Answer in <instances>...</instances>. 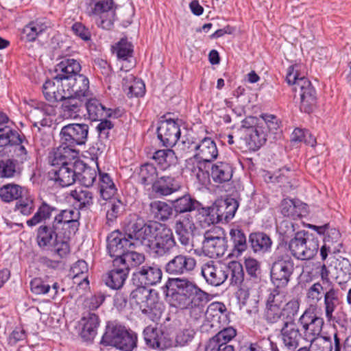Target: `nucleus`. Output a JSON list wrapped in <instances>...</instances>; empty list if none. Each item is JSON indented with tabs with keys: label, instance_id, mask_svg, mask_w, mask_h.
<instances>
[{
	"label": "nucleus",
	"instance_id": "19",
	"mask_svg": "<svg viewBox=\"0 0 351 351\" xmlns=\"http://www.w3.org/2000/svg\"><path fill=\"white\" fill-rule=\"evenodd\" d=\"M196 259L190 255L178 254L169 260L165 266V271L172 276L190 274L196 267Z\"/></svg>",
	"mask_w": 351,
	"mask_h": 351
},
{
	"label": "nucleus",
	"instance_id": "37",
	"mask_svg": "<svg viewBox=\"0 0 351 351\" xmlns=\"http://www.w3.org/2000/svg\"><path fill=\"white\" fill-rule=\"evenodd\" d=\"M180 188L177 180L171 176H161L158 178L152 185V190L160 195H169Z\"/></svg>",
	"mask_w": 351,
	"mask_h": 351
},
{
	"label": "nucleus",
	"instance_id": "17",
	"mask_svg": "<svg viewBox=\"0 0 351 351\" xmlns=\"http://www.w3.org/2000/svg\"><path fill=\"white\" fill-rule=\"evenodd\" d=\"M226 269V263L209 261L202 265L201 274L207 284L218 287L227 280Z\"/></svg>",
	"mask_w": 351,
	"mask_h": 351
},
{
	"label": "nucleus",
	"instance_id": "9",
	"mask_svg": "<svg viewBox=\"0 0 351 351\" xmlns=\"http://www.w3.org/2000/svg\"><path fill=\"white\" fill-rule=\"evenodd\" d=\"M113 0H86V13L96 16V24L104 29H110L114 24Z\"/></svg>",
	"mask_w": 351,
	"mask_h": 351
},
{
	"label": "nucleus",
	"instance_id": "58",
	"mask_svg": "<svg viewBox=\"0 0 351 351\" xmlns=\"http://www.w3.org/2000/svg\"><path fill=\"white\" fill-rule=\"evenodd\" d=\"M117 58L119 60H127L131 58L133 53L132 45L126 38H122L114 47Z\"/></svg>",
	"mask_w": 351,
	"mask_h": 351
},
{
	"label": "nucleus",
	"instance_id": "45",
	"mask_svg": "<svg viewBox=\"0 0 351 351\" xmlns=\"http://www.w3.org/2000/svg\"><path fill=\"white\" fill-rule=\"evenodd\" d=\"M335 269V279L339 285L346 283L351 279V263L346 258L336 259Z\"/></svg>",
	"mask_w": 351,
	"mask_h": 351
},
{
	"label": "nucleus",
	"instance_id": "29",
	"mask_svg": "<svg viewBox=\"0 0 351 351\" xmlns=\"http://www.w3.org/2000/svg\"><path fill=\"white\" fill-rule=\"evenodd\" d=\"M195 158L204 162H211L218 156V149L214 140L209 137L204 138L195 145Z\"/></svg>",
	"mask_w": 351,
	"mask_h": 351
},
{
	"label": "nucleus",
	"instance_id": "1",
	"mask_svg": "<svg viewBox=\"0 0 351 351\" xmlns=\"http://www.w3.org/2000/svg\"><path fill=\"white\" fill-rule=\"evenodd\" d=\"M177 282L178 291L172 296L173 306L187 310L194 320L199 319L204 313L207 316H218L226 311V308L223 303L213 302L205 312L206 304L209 301L208 294L186 279H179Z\"/></svg>",
	"mask_w": 351,
	"mask_h": 351
},
{
	"label": "nucleus",
	"instance_id": "47",
	"mask_svg": "<svg viewBox=\"0 0 351 351\" xmlns=\"http://www.w3.org/2000/svg\"><path fill=\"white\" fill-rule=\"evenodd\" d=\"M227 278L230 276V284L232 286H242L244 280V271L242 265L237 261L226 264Z\"/></svg>",
	"mask_w": 351,
	"mask_h": 351
},
{
	"label": "nucleus",
	"instance_id": "52",
	"mask_svg": "<svg viewBox=\"0 0 351 351\" xmlns=\"http://www.w3.org/2000/svg\"><path fill=\"white\" fill-rule=\"evenodd\" d=\"M280 212L287 217L297 219L302 217L300 205L291 199H284L280 203Z\"/></svg>",
	"mask_w": 351,
	"mask_h": 351
},
{
	"label": "nucleus",
	"instance_id": "50",
	"mask_svg": "<svg viewBox=\"0 0 351 351\" xmlns=\"http://www.w3.org/2000/svg\"><path fill=\"white\" fill-rule=\"evenodd\" d=\"M339 302L337 292L333 287L328 288L324 293L325 314L328 321L333 319V312Z\"/></svg>",
	"mask_w": 351,
	"mask_h": 351
},
{
	"label": "nucleus",
	"instance_id": "51",
	"mask_svg": "<svg viewBox=\"0 0 351 351\" xmlns=\"http://www.w3.org/2000/svg\"><path fill=\"white\" fill-rule=\"evenodd\" d=\"M153 159L162 169H166L177 162V157L171 149H160L154 152Z\"/></svg>",
	"mask_w": 351,
	"mask_h": 351
},
{
	"label": "nucleus",
	"instance_id": "31",
	"mask_svg": "<svg viewBox=\"0 0 351 351\" xmlns=\"http://www.w3.org/2000/svg\"><path fill=\"white\" fill-rule=\"evenodd\" d=\"M8 117L0 112V147L8 145L19 144L22 138L16 131L7 125Z\"/></svg>",
	"mask_w": 351,
	"mask_h": 351
},
{
	"label": "nucleus",
	"instance_id": "35",
	"mask_svg": "<svg viewBox=\"0 0 351 351\" xmlns=\"http://www.w3.org/2000/svg\"><path fill=\"white\" fill-rule=\"evenodd\" d=\"M232 173L233 169L230 163L217 162L212 165L210 176L215 183L223 184L231 180Z\"/></svg>",
	"mask_w": 351,
	"mask_h": 351
},
{
	"label": "nucleus",
	"instance_id": "40",
	"mask_svg": "<svg viewBox=\"0 0 351 351\" xmlns=\"http://www.w3.org/2000/svg\"><path fill=\"white\" fill-rule=\"evenodd\" d=\"M58 210L56 207L49 204L45 201H42L33 217L27 221V225L33 227L43 221L45 222L51 218L53 213Z\"/></svg>",
	"mask_w": 351,
	"mask_h": 351
},
{
	"label": "nucleus",
	"instance_id": "3",
	"mask_svg": "<svg viewBox=\"0 0 351 351\" xmlns=\"http://www.w3.org/2000/svg\"><path fill=\"white\" fill-rule=\"evenodd\" d=\"M137 287L130 293V300L138 306L143 314L153 322L158 321L162 316L165 306L159 300L156 291L147 289L145 285Z\"/></svg>",
	"mask_w": 351,
	"mask_h": 351
},
{
	"label": "nucleus",
	"instance_id": "6",
	"mask_svg": "<svg viewBox=\"0 0 351 351\" xmlns=\"http://www.w3.org/2000/svg\"><path fill=\"white\" fill-rule=\"evenodd\" d=\"M101 343L111 346L123 351H132L136 347L137 336L128 331L124 326L117 324H108Z\"/></svg>",
	"mask_w": 351,
	"mask_h": 351
},
{
	"label": "nucleus",
	"instance_id": "33",
	"mask_svg": "<svg viewBox=\"0 0 351 351\" xmlns=\"http://www.w3.org/2000/svg\"><path fill=\"white\" fill-rule=\"evenodd\" d=\"M86 99L77 97L65 95V99H62V110L63 115L66 118L76 119L80 116V112L84 107Z\"/></svg>",
	"mask_w": 351,
	"mask_h": 351
},
{
	"label": "nucleus",
	"instance_id": "18",
	"mask_svg": "<svg viewBox=\"0 0 351 351\" xmlns=\"http://www.w3.org/2000/svg\"><path fill=\"white\" fill-rule=\"evenodd\" d=\"M157 134L163 146L173 147L180 137V128L178 120L169 119L160 121L157 128Z\"/></svg>",
	"mask_w": 351,
	"mask_h": 351
},
{
	"label": "nucleus",
	"instance_id": "24",
	"mask_svg": "<svg viewBox=\"0 0 351 351\" xmlns=\"http://www.w3.org/2000/svg\"><path fill=\"white\" fill-rule=\"evenodd\" d=\"M116 258L112 261V268L106 275V285L112 289H120L124 285L129 271L124 264H120Z\"/></svg>",
	"mask_w": 351,
	"mask_h": 351
},
{
	"label": "nucleus",
	"instance_id": "30",
	"mask_svg": "<svg viewBox=\"0 0 351 351\" xmlns=\"http://www.w3.org/2000/svg\"><path fill=\"white\" fill-rule=\"evenodd\" d=\"M50 23L45 18H38L30 21L22 29V38L27 42H34L49 27Z\"/></svg>",
	"mask_w": 351,
	"mask_h": 351
},
{
	"label": "nucleus",
	"instance_id": "15",
	"mask_svg": "<svg viewBox=\"0 0 351 351\" xmlns=\"http://www.w3.org/2000/svg\"><path fill=\"white\" fill-rule=\"evenodd\" d=\"M162 272L158 265L145 264L137 267L132 274V280L135 285L153 286L160 282Z\"/></svg>",
	"mask_w": 351,
	"mask_h": 351
},
{
	"label": "nucleus",
	"instance_id": "63",
	"mask_svg": "<svg viewBox=\"0 0 351 351\" xmlns=\"http://www.w3.org/2000/svg\"><path fill=\"white\" fill-rule=\"evenodd\" d=\"M14 210L23 215H29L34 210L33 199L30 197H20L16 202Z\"/></svg>",
	"mask_w": 351,
	"mask_h": 351
},
{
	"label": "nucleus",
	"instance_id": "44",
	"mask_svg": "<svg viewBox=\"0 0 351 351\" xmlns=\"http://www.w3.org/2000/svg\"><path fill=\"white\" fill-rule=\"evenodd\" d=\"M172 208L166 202L155 200L149 204V212L156 220L167 221L172 215Z\"/></svg>",
	"mask_w": 351,
	"mask_h": 351
},
{
	"label": "nucleus",
	"instance_id": "61",
	"mask_svg": "<svg viewBox=\"0 0 351 351\" xmlns=\"http://www.w3.org/2000/svg\"><path fill=\"white\" fill-rule=\"evenodd\" d=\"M324 287L319 282L312 285L306 291V299L308 302L316 304L324 296Z\"/></svg>",
	"mask_w": 351,
	"mask_h": 351
},
{
	"label": "nucleus",
	"instance_id": "46",
	"mask_svg": "<svg viewBox=\"0 0 351 351\" xmlns=\"http://www.w3.org/2000/svg\"><path fill=\"white\" fill-rule=\"evenodd\" d=\"M117 189L108 173H99V193L104 200L112 199Z\"/></svg>",
	"mask_w": 351,
	"mask_h": 351
},
{
	"label": "nucleus",
	"instance_id": "8",
	"mask_svg": "<svg viewBox=\"0 0 351 351\" xmlns=\"http://www.w3.org/2000/svg\"><path fill=\"white\" fill-rule=\"evenodd\" d=\"M239 207L238 202L234 198L215 202L211 206L203 208L202 215L208 225L231 220Z\"/></svg>",
	"mask_w": 351,
	"mask_h": 351
},
{
	"label": "nucleus",
	"instance_id": "38",
	"mask_svg": "<svg viewBox=\"0 0 351 351\" xmlns=\"http://www.w3.org/2000/svg\"><path fill=\"white\" fill-rule=\"evenodd\" d=\"M290 174L291 169L285 167L274 173L267 172L265 175V180L268 183L278 184L285 191H289L293 186L290 181Z\"/></svg>",
	"mask_w": 351,
	"mask_h": 351
},
{
	"label": "nucleus",
	"instance_id": "36",
	"mask_svg": "<svg viewBox=\"0 0 351 351\" xmlns=\"http://www.w3.org/2000/svg\"><path fill=\"white\" fill-rule=\"evenodd\" d=\"M300 309V302L298 299L293 298L286 302L278 312V317L275 318L274 322L270 324H276L280 321L282 323L295 322V317L298 315Z\"/></svg>",
	"mask_w": 351,
	"mask_h": 351
},
{
	"label": "nucleus",
	"instance_id": "60",
	"mask_svg": "<svg viewBox=\"0 0 351 351\" xmlns=\"http://www.w3.org/2000/svg\"><path fill=\"white\" fill-rule=\"evenodd\" d=\"M310 341L311 351H332V343L330 337L321 336Z\"/></svg>",
	"mask_w": 351,
	"mask_h": 351
},
{
	"label": "nucleus",
	"instance_id": "16",
	"mask_svg": "<svg viewBox=\"0 0 351 351\" xmlns=\"http://www.w3.org/2000/svg\"><path fill=\"white\" fill-rule=\"evenodd\" d=\"M60 84L64 88V95L66 96L87 99L91 95L89 80L84 75L80 74L70 77Z\"/></svg>",
	"mask_w": 351,
	"mask_h": 351
},
{
	"label": "nucleus",
	"instance_id": "21",
	"mask_svg": "<svg viewBox=\"0 0 351 351\" xmlns=\"http://www.w3.org/2000/svg\"><path fill=\"white\" fill-rule=\"evenodd\" d=\"M294 90L300 95V108L305 112L310 113L316 103V91L311 82L307 78L301 77Z\"/></svg>",
	"mask_w": 351,
	"mask_h": 351
},
{
	"label": "nucleus",
	"instance_id": "26",
	"mask_svg": "<svg viewBox=\"0 0 351 351\" xmlns=\"http://www.w3.org/2000/svg\"><path fill=\"white\" fill-rule=\"evenodd\" d=\"M174 228L180 243L184 246L189 245L196 229L191 215L187 214L180 217L176 221Z\"/></svg>",
	"mask_w": 351,
	"mask_h": 351
},
{
	"label": "nucleus",
	"instance_id": "7",
	"mask_svg": "<svg viewBox=\"0 0 351 351\" xmlns=\"http://www.w3.org/2000/svg\"><path fill=\"white\" fill-rule=\"evenodd\" d=\"M319 241L308 231L297 232L289 242L291 255L298 260L312 259L317 253Z\"/></svg>",
	"mask_w": 351,
	"mask_h": 351
},
{
	"label": "nucleus",
	"instance_id": "56",
	"mask_svg": "<svg viewBox=\"0 0 351 351\" xmlns=\"http://www.w3.org/2000/svg\"><path fill=\"white\" fill-rule=\"evenodd\" d=\"M127 80L132 81V83L130 85L123 83L124 90H128L127 94L129 97H141L145 94V87L142 80H136L132 75L127 76Z\"/></svg>",
	"mask_w": 351,
	"mask_h": 351
},
{
	"label": "nucleus",
	"instance_id": "10",
	"mask_svg": "<svg viewBox=\"0 0 351 351\" xmlns=\"http://www.w3.org/2000/svg\"><path fill=\"white\" fill-rule=\"evenodd\" d=\"M81 214L74 208L61 210L57 213L52 221L53 228L58 229L60 236L70 239L79 230Z\"/></svg>",
	"mask_w": 351,
	"mask_h": 351
},
{
	"label": "nucleus",
	"instance_id": "59",
	"mask_svg": "<svg viewBox=\"0 0 351 351\" xmlns=\"http://www.w3.org/2000/svg\"><path fill=\"white\" fill-rule=\"evenodd\" d=\"M324 243L326 245L329 243L330 246L335 248L337 250L338 252H340L343 246L341 241L340 232L336 228H330L326 232V234L324 239Z\"/></svg>",
	"mask_w": 351,
	"mask_h": 351
},
{
	"label": "nucleus",
	"instance_id": "28",
	"mask_svg": "<svg viewBox=\"0 0 351 351\" xmlns=\"http://www.w3.org/2000/svg\"><path fill=\"white\" fill-rule=\"evenodd\" d=\"M80 70L81 65L78 61L73 58H64L56 66L57 75L54 79L62 84L66 80L80 75Z\"/></svg>",
	"mask_w": 351,
	"mask_h": 351
},
{
	"label": "nucleus",
	"instance_id": "53",
	"mask_svg": "<svg viewBox=\"0 0 351 351\" xmlns=\"http://www.w3.org/2000/svg\"><path fill=\"white\" fill-rule=\"evenodd\" d=\"M120 264H124L127 267V270L130 271V267H139L144 263L145 257L144 254L128 250L122 258H116Z\"/></svg>",
	"mask_w": 351,
	"mask_h": 351
},
{
	"label": "nucleus",
	"instance_id": "43",
	"mask_svg": "<svg viewBox=\"0 0 351 351\" xmlns=\"http://www.w3.org/2000/svg\"><path fill=\"white\" fill-rule=\"evenodd\" d=\"M70 195L77 204L80 210L89 208L93 204V194L86 187L76 188L71 191Z\"/></svg>",
	"mask_w": 351,
	"mask_h": 351
},
{
	"label": "nucleus",
	"instance_id": "62",
	"mask_svg": "<svg viewBox=\"0 0 351 351\" xmlns=\"http://www.w3.org/2000/svg\"><path fill=\"white\" fill-rule=\"evenodd\" d=\"M16 161L12 159L0 160V178H13L18 172L16 169Z\"/></svg>",
	"mask_w": 351,
	"mask_h": 351
},
{
	"label": "nucleus",
	"instance_id": "5",
	"mask_svg": "<svg viewBox=\"0 0 351 351\" xmlns=\"http://www.w3.org/2000/svg\"><path fill=\"white\" fill-rule=\"evenodd\" d=\"M295 270V263L291 256L280 249L273 254L271 267V280L276 287H286Z\"/></svg>",
	"mask_w": 351,
	"mask_h": 351
},
{
	"label": "nucleus",
	"instance_id": "34",
	"mask_svg": "<svg viewBox=\"0 0 351 351\" xmlns=\"http://www.w3.org/2000/svg\"><path fill=\"white\" fill-rule=\"evenodd\" d=\"M249 243L254 252L260 254L269 252L273 243L269 236L263 232L251 233L249 236Z\"/></svg>",
	"mask_w": 351,
	"mask_h": 351
},
{
	"label": "nucleus",
	"instance_id": "23",
	"mask_svg": "<svg viewBox=\"0 0 351 351\" xmlns=\"http://www.w3.org/2000/svg\"><path fill=\"white\" fill-rule=\"evenodd\" d=\"M77 152L75 149L69 147L64 143L53 149L49 154L48 162L53 168L70 165L74 158L77 157Z\"/></svg>",
	"mask_w": 351,
	"mask_h": 351
},
{
	"label": "nucleus",
	"instance_id": "2",
	"mask_svg": "<svg viewBox=\"0 0 351 351\" xmlns=\"http://www.w3.org/2000/svg\"><path fill=\"white\" fill-rule=\"evenodd\" d=\"M133 227L134 238L154 258L171 254L177 245L172 230L166 224L158 221L146 223L139 218V223Z\"/></svg>",
	"mask_w": 351,
	"mask_h": 351
},
{
	"label": "nucleus",
	"instance_id": "32",
	"mask_svg": "<svg viewBox=\"0 0 351 351\" xmlns=\"http://www.w3.org/2000/svg\"><path fill=\"white\" fill-rule=\"evenodd\" d=\"M84 106L87 110L88 119L93 121L112 117V110L110 108H106L95 98H87L84 102Z\"/></svg>",
	"mask_w": 351,
	"mask_h": 351
},
{
	"label": "nucleus",
	"instance_id": "13",
	"mask_svg": "<svg viewBox=\"0 0 351 351\" xmlns=\"http://www.w3.org/2000/svg\"><path fill=\"white\" fill-rule=\"evenodd\" d=\"M220 230L212 229L205 232L202 241L203 253L212 258L223 256L228 247L227 240L225 237L218 232Z\"/></svg>",
	"mask_w": 351,
	"mask_h": 351
},
{
	"label": "nucleus",
	"instance_id": "25",
	"mask_svg": "<svg viewBox=\"0 0 351 351\" xmlns=\"http://www.w3.org/2000/svg\"><path fill=\"white\" fill-rule=\"evenodd\" d=\"M60 236L58 229L53 228V223L41 225L37 230L36 242L40 248L49 250L57 242Z\"/></svg>",
	"mask_w": 351,
	"mask_h": 351
},
{
	"label": "nucleus",
	"instance_id": "49",
	"mask_svg": "<svg viewBox=\"0 0 351 351\" xmlns=\"http://www.w3.org/2000/svg\"><path fill=\"white\" fill-rule=\"evenodd\" d=\"M81 331V337L85 341H91L97 334V329L99 326V317L95 313H89Z\"/></svg>",
	"mask_w": 351,
	"mask_h": 351
},
{
	"label": "nucleus",
	"instance_id": "20",
	"mask_svg": "<svg viewBox=\"0 0 351 351\" xmlns=\"http://www.w3.org/2000/svg\"><path fill=\"white\" fill-rule=\"evenodd\" d=\"M279 337L287 351H295L300 346L302 334L295 322H287L282 324Z\"/></svg>",
	"mask_w": 351,
	"mask_h": 351
},
{
	"label": "nucleus",
	"instance_id": "42",
	"mask_svg": "<svg viewBox=\"0 0 351 351\" xmlns=\"http://www.w3.org/2000/svg\"><path fill=\"white\" fill-rule=\"evenodd\" d=\"M245 135V141L250 150H258L267 141V131L263 127H258L254 130L246 132Z\"/></svg>",
	"mask_w": 351,
	"mask_h": 351
},
{
	"label": "nucleus",
	"instance_id": "48",
	"mask_svg": "<svg viewBox=\"0 0 351 351\" xmlns=\"http://www.w3.org/2000/svg\"><path fill=\"white\" fill-rule=\"evenodd\" d=\"M199 206V202L189 195H183L173 202V208L177 213L191 212L197 209Z\"/></svg>",
	"mask_w": 351,
	"mask_h": 351
},
{
	"label": "nucleus",
	"instance_id": "11",
	"mask_svg": "<svg viewBox=\"0 0 351 351\" xmlns=\"http://www.w3.org/2000/svg\"><path fill=\"white\" fill-rule=\"evenodd\" d=\"M146 344L152 348L165 350L174 346L170 332L164 324L148 326L143 330Z\"/></svg>",
	"mask_w": 351,
	"mask_h": 351
},
{
	"label": "nucleus",
	"instance_id": "14",
	"mask_svg": "<svg viewBox=\"0 0 351 351\" xmlns=\"http://www.w3.org/2000/svg\"><path fill=\"white\" fill-rule=\"evenodd\" d=\"M302 335L306 341L318 338L324 324L323 318L319 317L311 309H306L298 319Z\"/></svg>",
	"mask_w": 351,
	"mask_h": 351
},
{
	"label": "nucleus",
	"instance_id": "64",
	"mask_svg": "<svg viewBox=\"0 0 351 351\" xmlns=\"http://www.w3.org/2000/svg\"><path fill=\"white\" fill-rule=\"evenodd\" d=\"M30 289L36 295H45L49 293L51 284L40 278H35L30 282Z\"/></svg>",
	"mask_w": 351,
	"mask_h": 351
},
{
	"label": "nucleus",
	"instance_id": "55",
	"mask_svg": "<svg viewBox=\"0 0 351 351\" xmlns=\"http://www.w3.org/2000/svg\"><path fill=\"white\" fill-rule=\"evenodd\" d=\"M23 195V188L18 184H10L0 188V197L5 202L19 199Z\"/></svg>",
	"mask_w": 351,
	"mask_h": 351
},
{
	"label": "nucleus",
	"instance_id": "12",
	"mask_svg": "<svg viewBox=\"0 0 351 351\" xmlns=\"http://www.w3.org/2000/svg\"><path fill=\"white\" fill-rule=\"evenodd\" d=\"M89 127L85 123H71L63 126L60 132V143L75 149L84 145L88 139Z\"/></svg>",
	"mask_w": 351,
	"mask_h": 351
},
{
	"label": "nucleus",
	"instance_id": "57",
	"mask_svg": "<svg viewBox=\"0 0 351 351\" xmlns=\"http://www.w3.org/2000/svg\"><path fill=\"white\" fill-rule=\"evenodd\" d=\"M125 210V206L119 199H114L110 204V208L106 213L107 223L110 225L121 215Z\"/></svg>",
	"mask_w": 351,
	"mask_h": 351
},
{
	"label": "nucleus",
	"instance_id": "39",
	"mask_svg": "<svg viewBox=\"0 0 351 351\" xmlns=\"http://www.w3.org/2000/svg\"><path fill=\"white\" fill-rule=\"evenodd\" d=\"M61 86L60 82H58L54 77L51 80H47L43 85V93L45 98L49 102L60 101L65 99L64 88L59 90Z\"/></svg>",
	"mask_w": 351,
	"mask_h": 351
},
{
	"label": "nucleus",
	"instance_id": "27",
	"mask_svg": "<svg viewBox=\"0 0 351 351\" xmlns=\"http://www.w3.org/2000/svg\"><path fill=\"white\" fill-rule=\"evenodd\" d=\"M48 177L60 186L66 187L75 182L76 174L73 164L71 163L70 165L53 168L48 172Z\"/></svg>",
	"mask_w": 351,
	"mask_h": 351
},
{
	"label": "nucleus",
	"instance_id": "22",
	"mask_svg": "<svg viewBox=\"0 0 351 351\" xmlns=\"http://www.w3.org/2000/svg\"><path fill=\"white\" fill-rule=\"evenodd\" d=\"M281 287H276L271 291L266 300V310L265 318L267 323L274 322L275 318L278 317L283 304L286 302V293L280 290Z\"/></svg>",
	"mask_w": 351,
	"mask_h": 351
},
{
	"label": "nucleus",
	"instance_id": "54",
	"mask_svg": "<svg viewBox=\"0 0 351 351\" xmlns=\"http://www.w3.org/2000/svg\"><path fill=\"white\" fill-rule=\"evenodd\" d=\"M156 167L151 163L142 165L140 168L139 178L141 183L144 185L152 184L158 179Z\"/></svg>",
	"mask_w": 351,
	"mask_h": 351
},
{
	"label": "nucleus",
	"instance_id": "4",
	"mask_svg": "<svg viewBox=\"0 0 351 351\" xmlns=\"http://www.w3.org/2000/svg\"><path fill=\"white\" fill-rule=\"evenodd\" d=\"M139 218L131 221L125 227L124 233L119 230H114L108 235L106 248L111 257L122 258L128 250L138 244V239H134L132 235V228H134L133 226H135L137 223H139Z\"/></svg>",
	"mask_w": 351,
	"mask_h": 351
},
{
	"label": "nucleus",
	"instance_id": "41",
	"mask_svg": "<svg viewBox=\"0 0 351 351\" xmlns=\"http://www.w3.org/2000/svg\"><path fill=\"white\" fill-rule=\"evenodd\" d=\"M230 241L232 243V252L228 256H239L247 250V239L245 233L241 229H231L230 231Z\"/></svg>",
	"mask_w": 351,
	"mask_h": 351
}]
</instances>
